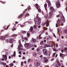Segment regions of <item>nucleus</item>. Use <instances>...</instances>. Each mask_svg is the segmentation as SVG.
Returning <instances> with one entry per match:
<instances>
[{
    "label": "nucleus",
    "instance_id": "f257e3e1",
    "mask_svg": "<svg viewBox=\"0 0 67 67\" xmlns=\"http://www.w3.org/2000/svg\"><path fill=\"white\" fill-rule=\"evenodd\" d=\"M34 21L36 24H40L41 23V18L40 17H36Z\"/></svg>",
    "mask_w": 67,
    "mask_h": 67
},
{
    "label": "nucleus",
    "instance_id": "f3484780",
    "mask_svg": "<svg viewBox=\"0 0 67 67\" xmlns=\"http://www.w3.org/2000/svg\"><path fill=\"white\" fill-rule=\"evenodd\" d=\"M33 26H31L29 30L31 32L33 31Z\"/></svg>",
    "mask_w": 67,
    "mask_h": 67
},
{
    "label": "nucleus",
    "instance_id": "4d7b16f0",
    "mask_svg": "<svg viewBox=\"0 0 67 67\" xmlns=\"http://www.w3.org/2000/svg\"><path fill=\"white\" fill-rule=\"evenodd\" d=\"M54 66L55 67H57L58 66H57V65L56 64H55V65Z\"/></svg>",
    "mask_w": 67,
    "mask_h": 67
},
{
    "label": "nucleus",
    "instance_id": "f704fd0d",
    "mask_svg": "<svg viewBox=\"0 0 67 67\" xmlns=\"http://www.w3.org/2000/svg\"><path fill=\"white\" fill-rule=\"evenodd\" d=\"M36 52H34V56H36Z\"/></svg>",
    "mask_w": 67,
    "mask_h": 67
},
{
    "label": "nucleus",
    "instance_id": "7ed1b4c3",
    "mask_svg": "<svg viewBox=\"0 0 67 67\" xmlns=\"http://www.w3.org/2000/svg\"><path fill=\"white\" fill-rule=\"evenodd\" d=\"M8 33L9 32H8V34H7V35H6V36H1V39L3 40H6L7 38L9 37V34Z\"/></svg>",
    "mask_w": 67,
    "mask_h": 67
},
{
    "label": "nucleus",
    "instance_id": "cd10ccee",
    "mask_svg": "<svg viewBox=\"0 0 67 67\" xmlns=\"http://www.w3.org/2000/svg\"><path fill=\"white\" fill-rule=\"evenodd\" d=\"M58 32L60 33V34H61V33H62V32L61 30H58Z\"/></svg>",
    "mask_w": 67,
    "mask_h": 67
},
{
    "label": "nucleus",
    "instance_id": "e433bc0d",
    "mask_svg": "<svg viewBox=\"0 0 67 67\" xmlns=\"http://www.w3.org/2000/svg\"><path fill=\"white\" fill-rule=\"evenodd\" d=\"M64 31H65V33H66V34H67V29H65V30Z\"/></svg>",
    "mask_w": 67,
    "mask_h": 67
},
{
    "label": "nucleus",
    "instance_id": "052dcab7",
    "mask_svg": "<svg viewBox=\"0 0 67 67\" xmlns=\"http://www.w3.org/2000/svg\"><path fill=\"white\" fill-rule=\"evenodd\" d=\"M44 67H49L48 65H46L44 66Z\"/></svg>",
    "mask_w": 67,
    "mask_h": 67
},
{
    "label": "nucleus",
    "instance_id": "3c124183",
    "mask_svg": "<svg viewBox=\"0 0 67 67\" xmlns=\"http://www.w3.org/2000/svg\"><path fill=\"white\" fill-rule=\"evenodd\" d=\"M24 63H23V62H21V65H23Z\"/></svg>",
    "mask_w": 67,
    "mask_h": 67
},
{
    "label": "nucleus",
    "instance_id": "c85d7f7f",
    "mask_svg": "<svg viewBox=\"0 0 67 67\" xmlns=\"http://www.w3.org/2000/svg\"><path fill=\"white\" fill-rule=\"evenodd\" d=\"M65 17H63L62 18V20L63 21H65Z\"/></svg>",
    "mask_w": 67,
    "mask_h": 67
},
{
    "label": "nucleus",
    "instance_id": "58836bf2",
    "mask_svg": "<svg viewBox=\"0 0 67 67\" xmlns=\"http://www.w3.org/2000/svg\"><path fill=\"white\" fill-rule=\"evenodd\" d=\"M10 26V25H8V26L7 27V28H6L5 30H7V29H8V28H9V27Z\"/></svg>",
    "mask_w": 67,
    "mask_h": 67
},
{
    "label": "nucleus",
    "instance_id": "de8ad7c7",
    "mask_svg": "<svg viewBox=\"0 0 67 67\" xmlns=\"http://www.w3.org/2000/svg\"><path fill=\"white\" fill-rule=\"evenodd\" d=\"M7 42H10V39H8L7 40Z\"/></svg>",
    "mask_w": 67,
    "mask_h": 67
},
{
    "label": "nucleus",
    "instance_id": "f8f14e48",
    "mask_svg": "<svg viewBox=\"0 0 67 67\" xmlns=\"http://www.w3.org/2000/svg\"><path fill=\"white\" fill-rule=\"evenodd\" d=\"M43 59H44V61L45 63H47V62H48V59H47L46 57H44L43 58Z\"/></svg>",
    "mask_w": 67,
    "mask_h": 67
},
{
    "label": "nucleus",
    "instance_id": "680f3d73",
    "mask_svg": "<svg viewBox=\"0 0 67 67\" xmlns=\"http://www.w3.org/2000/svg\"><path fill=\"white\" fill-rule=\"evenodd\" d=\"M11 46V47H13V44H12Z\"/></svg>",
    "mask_w": 67,
    "mask_h": 67
},
{
    "label": "nucleus",
    "instance_id": "4468645a",
    "mask_svg": "<svg viewBox=\"0 0 67 67\" xmlns=\"http://www.w3.org/2000/svg\"><path fill=\"white\" fill-rule=\"evenodd\" d=\"M31 41L32 42H33V43H35L36 42V40L35 39H34V38H32Z\"/></svg>",
    "mask_w": 67,
    "mask_h": 67
},
{
    "label": "nucleus",
    "instance_id": "bb28decb",
    "mask_svg": "<svg viewBox=\"0 0 67 67\" xmlns=\"http://www.w3.org/2000/svg\"><path fill=\"white\" fill-rule=\"evenodd\" d=\"M49 15L50 16H51L52 15V13L51 12H50L49 14Z\"/></svg>",
    "mask_w": 67,
    "mask_h": 67
},
{
    "label": "nucleus",
    "instance_id": "774afa93",
    "mask_svg": "<svg viewBox=\"0 0 67 67\" xmlns=\"http://www.w3.org/2000/svg\"><path fill=\"white\" fill-rule=\"evenodd\" d=\"M58 65H59V66H60V63H59L58 64Z\"/></svg>",
    "mask_w": 67,
    "mask_h": 67
},
{
    "label": "nucleus",
    "instance_id": "ddd939ff",
    "mask_svg": "<svg viewBox=\"0 0 67 67\" xmlns=\"http://www.w3.org/2000/svg\"><path fill=\"white\" fill-rule=\"evenodd\" d=\"M60 57H62L63 59H64V56H65V55L63 54L62 53H60Z\"/></svg>",
    "mask_w": 67,
    "mask_h": 67
},
{
    "label": "nucleus",
    "instance_id": "ea45409f",
    "mask_svg": "<svg viewBox=\"0 0 67 67\" xmlns=\"http://www.w3.org/2000/svg\"><path fill=\"white\" fill-rule=\"evenodd\" d=\"M40 48H37V49H36V51H37L38 52V51H40Z\"/></svg>",
    "mask_w": 67,
    "mask_h": 67
},
{
    "label": "nucleus",
    "instance_id": "4be33fe9",
    "mask_svg": "<svg viewBox=\"0 0 67 67\" xmlns=\"http://www.w3.org/2000/svg\"><path fill=\"white\" fill-rule=\"evenodd\" d=\"M18 35V34H13L12 36V37H16V36H17Z\"/></svg>",
    "mask_w": 67,
    "mask_h": 67
},
{
    "label": "nucleus",
    "instance_id": "423d86ee",
    "mask_svg": "<svg viewBox=\"0 0 67 67\" xmlns=\"http://www.w3.org/2000/svg\"><path fill=\"white\" fill-rule=\"evenodd\" d=\"M20 42V40H19V45L18 46V49L22 50V49H23V48H22V45H21V43Z\"/></svg>",
    "mask_w": 67,
    "mask_h": 67
},
{
    "label": "nucleus",
    "instance_id": "338daca9",
    "mask_svg": "<svg viewBox=\"0 0 67 67\" xmlns=\"http://www.w3.org/2000/svg\"><path fill=\"white\" fill-rule=\"evenodd\" d=\"M64 49H65V50H67V48L66 47H65V48H64Z\"/></svg>",
    "mask_w": 67,
    "mask_h": 67
},
{
    "label": "nucleus",
    "instance_id": "09e8293b",
    "mask_svg": "<svg viewBox=\"0 0 67 67\" xmlns=\"http://www.w3.org/2000/svg\"><path fill=\"white\" fill-rule=\"evenodd\" d=\"M26 12V9H25L24 11L23 12L24 13H25Z\"/></svg>",
    "mask_w": 67,
    "mask_h": 67
},
{
    "label": "nucleus",
    "instance_id": "9b49d317",
    "mask_svg": "<svg viewBox=\"0 0 67 67\" xmlns=\"http://www.w3.org/2000/svg\"><path fill=\"white\" fill-rule=\"evenodd\" d=\"M63 15V13H62V12H60L59 13V15H57L56 16V17H57V18H58V17H59V16H62Z\"/></svg>",
    "mask_w": 67,
    "mask_h": 67
},
{
    "label": "nucleus",
    "instance_id": "c03bdc74",
    "mask_svg": "<svg viewBox=\"0 0 67 67\" xmlns=\"http://www.w3.org/2000/svg\"><path fill=\"white\" fill-rule=\"evenodd\" d=\"M55 54H56L55 52L54 53H53V56H52V57H53V56H55Z\"/></svg>",
    "mask_w": 67,
    "mask_h": 67
},
{
    "label": "nucleus",
    "instance_id": "39448f33",
    "mask_svg": "<svg viewBox=\"0 0 67 67\" xmlns=\"http://www.w3.org/2000/svg\"><path fill=\"white\" fill-rule=\"evenodd\" d=\"M35 7L38 10V12H41V10L39 8V6L38 5V4H35Z\"/></svg>",
    "mask_w": 67,
    "mask_h": 67
},
{
    "label": "nucleus",
    "instance_id": "2eb2a0df",
    "mask_svg": "<svg viewBox=\"0 0 67 67\" xmlns=\"http://www.w3.org/2000/svg\"><path fill=\"white\" fill-rule=\"evenodd\" d=\"M50 10L51 11H54V8L52 7H50Z\"/></svg>",
    "mask_w": 67,
    "mask_h": 67
},
{
    "label": "nucleus",
    "instance_id": "aec40b11",
    "mask_svg": "<svg viewBox=\"0 0 67 67\" xmlns=\"http://www.w3.org/2000/svg\"><path fill=\"white\" fill-rule=\"evenodd\" d=\"M50 45L49 44H46L45 46L44 47V48H46V47H50Z\"/></svg>",
    "mask_w": 67,
    "mask_h": 67
},
{
    "label": "nucleus",
    "instance_id": "a878e982",
    "mask_svg": "<svg viewBox=\"0 0 67 67\" xmlns=\"http://www.w3.org/2000/svg\"><path fill=\"white\" fill-rule=\"evenodd\" d=\"M30 31H28L27 33V37L30 35Z\"/></svg>",
    "mask_w": 67,
    "mask_h": 67
},
{
    "label": "nucleus",
    "instance_id": "7c9ffc66",
    "mask_svg": "<svg viewBox=\"0 0 67 67\" xmlns=\"http://www.w3.org/2000/svg\"><path fill=\"white\" fill-rule=\"evenodd\" d=\"M19 51V53L20 55H21V51H20V49H18Z\"/></svg>",
    "mask_w": 67,
    "mask_h": 67
},
{
    "label": "nucleus",
    "instance_id": "49530a36",
    "mask_svg": "<svg viewBox=\"0 0 67 67\" xmlns=\"http://www.w3.org/2000/svg\"><path fill=\"white\" fill-rule=\"evenodd\" d=\"M54 60V58H53L51 59V61H53V60Z\"/></svg>",
    "mask_w": 67,
    "mask_h": 67
},
{
    "label": "nucleus",
    "instance_id": "13d9d810",
    "mask_svg": "<svg viewBox=\"0 0 67 67\" xmlns=\"http://www.w3.org/2000/svg\"><path fill=\"white\" fill-rule=\"evenodd\" d=\"M56 47H58V44H56Z\"/></svg>",
    "mask_w": 67,
    "mask_h": 67
},
{
    "label": "nucleus",
    "instance_id": "6ab92c4d",
    "mask_svg": "<svg viewBox=\"0 0 67 67\" xmlns=\"http://www.w3.org/2000/svg\"><path fill=\"white\" fill-rule=\"evenodd\" d=\"M48 14H46L45 15L44 17L46 19H47L48 18Z\"/></svg>",
    "mask_w": 67,
    "mask_h": 67
},
{
    "label": "nucleus",
    "instance_id": "37998d69",
    "mask_svg": "<svg viewBox=\"0 0 67 67\" xmlns=\"http://www.w3.org/2000/svg\"><path fill=\"white\" fill-rule=\"evenodd\" d=\"M1 2L3 4H5V3H6L5 2H1Z\"/></svg>",
    "mask_w": 67,
    "mask_h": 67
},
{
    "label": "nucleus",
    "instance_id": "79ce46f5",
    "mask_svg": "<svg viewBox=\"0 0 67 67\" xmlns=\"http://www.w3.org/2000/svg\"><path fill=\"white\" fill-rule=\"evenodd\" d=\"M41 35H39V37L40 38V39H42V37H41Z\"/></svg>",
    "mask_w": 67,
    "mask_h": 67
},
{
    "label": "nucleus",
    "instance_id": "412c9836",
    "mask_svg": "<svg viewBox=\"0 0 67 67\" xmlns=\"http://www.w3.org/2000/svg\"><path fill=\"white\" fill-rule=\"evenodd\" d=\"M21 33L23 34H25V33H26V31L22 30L21 31Z\"/></svg>",
    "mask_w": 67,
    "mask_h": 67
},
{
    "label": "nucleus",
    "instance_id": "dca6fc26",
    "mask_svg": "<svg viewBox=\"0 0 67 67\" xmlns=\"http://www.w3.org/2000/svg\"><path fill=\"white\" fill-rule=\"evenodd\" d=\"M57 21L58 24V23H62V22H61V21H60V19H58L57 20Z\"/></svg>",
    "mask_w": 67,
    "mask_h": 67
},
{
    "label": "nucleus",
    "instance_id": "9d476101",
    "mask_svg": "<svg viewBox=\"0 0 67 67\" xmlns=\"http://www.w3.org/2000/svg\"><path fill=\"white\" fill-rule=\"evenodd\" d=\"M47 4L46 3H45L44 5V7L45 8V9L47 12Z\"/></svg>",
    "mask_w": 67,
    "mask_h": 67
},
{
    "label": "nucleus",
    "instance_id": "f03ea898",
    "mask_svg": "<svg viewBox=\"0 0 67 67\" xmlns=\"http://www.w3.org/2000/svg\"><path fill=\"white\" fill-rule=\"evenodd\" d=\"M7 55H9V53L7 52L5 53V55H3V58L2 59V60L4 61L5 60V61H7Z\"/></svg>",
    "mask_w": 67,
    "mask_h": 67
},
{
    "label": "nucleus",
    "instance_id": "e2e57ef3",
    "mask_svg": "<svg viewBox=\"0 0 67 67\" xmlns=\"http://www.w3.org/2000/svg\"><path fill=\"white\" fill-rule=\"evenodd\" d=\"M42 13L43 15H44V13L43 12H42Z\"/></svg>",
    "mask_w": 67,
    "mask_h": 67
},
{
    "label": "nucleus",
    "instance_id": "6e6552de",
    "mask_svg": "<svg viewBox=\"0 0 67 67\" xmlns=\"http://www.w3.org/2000/svg\"><path fill=\"white\" fill-rule=\"evenodd\" d=\"M34 65L35 67H37L40 65V64L38 62H35L34 63Z\"/></svg>",
    "mask_w": 67,
    "mask_h": 67
},
{
    "label": "nucleus",
    "instance_id": "c756f323",
    "mask_svg": "<svg viewBox=\"0 0 67 67\" xmlns=\"http://www.w3.org/2000/svg\"><path fill=\"white\" fill-rule=\"evenodd\" d=\"M16 30V28H14L12 29V31H15Z\"/></svg>",
    "mask_w": 67,
    "mask_h": 67
},
{
    "label": "nucleus",
    "instance_id": "5701e85b",
    "mask_svg": "<svg viewBox=\"0 0 67 67\" xmlns=\"http://www.w3.org/2000/svg\"><path fill=\"white\" fill-rule=\"evenodd\" d=\"M9 41H10V42L12 44L13 43V41H12V39H10L9 40Z\"/></svg>",
    "mask_w": 67,
    "mask_h": 67
},
{
    "label": "nucleus",
    "instance_id": "393cba45",
    "mask_svg": "<svg viewBox=\"0 0 67 67\" xmlns=\"http://www.w3.org/2000/svg\"><path fill=\"white\" fill-rule=\"evenodd\" d=\"M52 49L54 51H55V52H57V50L55 48H53Z\"/></svg>",
    "mask_w": 67,
    "mask_h": 67
},
{
    "label": "nucleus",
    "instance_id": "5fc2aeb1",
    "mask_svg": "<svg viewBox=\"0 0 67 67\" xmlns=\"http://www.w3.org/2000/svg\"><path fill=\"white\" fill-rule=\"evenodd\" d=\"M34 28H36V25H34Z\"/></svg>",
    "mask_w": 67,
    "mask_h": 67
},
{
    "label": "nucleus",
    "instance_id": "bf43d9fd",
    "mask_svg": "<svg viewBox=\"0 0 67 67\" xmlns=\"http://www.w3.org/2000/svg\"><path fill=\"white\" fill-rule=\"evenodd\" d=\"M61 52H62V53H63L64 52V50H63V49H62L61 50Z\"/></svg>",
    "mask_w": 67,
    "mask_h": 67
},
{
    "label": "nucleus",
    "instance_id": "8fccbe9b",
    "mask_svg": "<svg viewBox=\"0 0 67 67\" xmlns=\"http://www.w3.org/2000/svg\"><path fill=\"white\" fill-rule=\"evenodd\" d=\"M26 16H29V14L27 13L26 14Z\"/></svg>",
    "mask_w": 67,
    "mask_h": 67
},
{
    "label": "nucleus",
    "instance_id": "c9c22d12",
    "mask_svg": "<svg viewBox=\"0 0 67 67\" xmlns=\"http://www.w3.org/2000/svg\"><path fill=\"white\" fill-rule=\"evenodd\" d=\"M51 5L52 4H51V3L48 4V5L49 7H50V6H51Z\"/></svg>",
    "mask_w": 67,
    "mask_h": 67
},
{
    "label": "nucleus",
    "instance_id": "603ef678",
    "mask_svg": "<svg viewBox=\"0 0 67 67\" xmlns=\"http://www.w3.org/2000/svg\"><path fill=\"white\" fill-rule=\"evenodd\" d=\"M28 62H29H29H31V60H30V59H29L28 60Z\"/></svg>",
    "mask_w": 67,
    "mask_h": 67
},
{
    "label": "nucleus",
    "instance_id": "2f4dec72",
    "mask_svg": "<svg viewBox=\"0 0 67 67\" xmlns=\"http://www.w3.org/2000/svg\"><path fill=\"white\" fill-rule=\"evenodd\" d=\"M16 54V52H15V51H14V57H15V56Z\"/></svg>",
    "mask_w": 67,
    "mask_h": 67
},
{
    "label": "nucleus",
    "instance_id": "a18cd8bd",
    "mask_svg": "<svg viewBox=\"0 0 67 67\" xmlns=\"http://www.w3.org/2000/svg\"><path fill=\"white\" fill-rule=\"evenodd\" d=\"M47 3H48V4L49 3H51V1H49L48 0V1H47Z\"/></svg>",
    "mask_w": 67,
    "mask_h": 67
},
{
    "label": "nucleus",
    "instance_id": "72a5a7b5",
    "mask_svg": "<svg viewBox=\"0 0 67 67\" xmlns=\"http://www.w3.org/2000/svg\"><path fill=\"white\" fill-rule=\"evenodd\" d=\"M10 67H11L13 66V64H10Z\"/></svg>",
    "mask_w": 67,
    "mask_h": 67
},
{
    "label": "nucleus",
    "instance_id": "a211bd4d",
    "mask_svg": "<svg viewBox=\"0 0 67 67\" xmlns=\"http://www.w3.org/2000/svg\"><path fill=\"white\" fill-rule=\"evenodd\" d=\"M30 46V44H29V43H26L25 45H24V46L25 47H28V46Z\"/></svg>",
    "mask_w": 67,
    "mask_h": 67
},
{
    "label": "nucleus",
    "instance_id": "a19ab883",
    "mask_svg": "<svg viewBox=\"0 0 67 67\" xmlns=\"http://www.w3.org/2000/svg\"><path fill=\"white\" fill-rule=\"evenodd\" d=\"M6 63H3V65L4 67H5V65H6Z\"/></svg>",
    "mask_w": 67,
    "mask_h": 67
},
{
    "label": "nucleus",
    "instance_id": "4c0bfd02",
    "mask_svg": "<svg viewBox=\"0 0 67 67\" xmlns=\"http://www.w3.org/2000/svg\"><path fill=\"white\" fill-rule=\"evenodd\" d=\"M27 8L29 10H30V9H31V7H30V6H29V7H28Z\"/></svg>",
    "mask_w": 67,
    "mask_h": 67
},
{
    "label": "nucleus",
    "instance_id": "473e14b6",
    "mask_svg": "<svg viewBox=\"0 0 67 67\" xmlns=\"http://www.w3.org/2000/svg\"><path fill=\"white\" fill-rule=\"evenodd\" d=\"M44 43V42L43 41H42L40 43V45H42Z\"/></svg>",
    "mask_w": 67,
    "mask_h": 67
},
{
    "label": "nucleus",
    "instance_id": "69168bd1",
    "mask_svg": "<svg viewBox=\"0 0 67 67\" xmlns=\"http://www.w3.org/2000/svg\"><path fill=\"white\" fill-rule=\"evenodd\" d=\"M56 26L57 27H58V24H56Z\"/></svg>",
    "mask_w": 67,
    "mask_h": 67
},
{
    "label": "nucleus",
    "instance_id": "0eeeda50",
    "mask_svg": "<svg viewBox=\"0 0 67 67\" xmlns=\"http://www.w3.org/2000/svg\"><path fill=\"white\" fill-rule=\"evenodd\" d=\"M43 53L44 54V55H46L47 54H48V52L47 50L46 49H43Z\"/></svg>",
    "mask_w": 67,
    "mask_h": 67
},
{
    "label": "nucleus",
    "instance_id": "b1692460",
    "mask_svg": "<svg viewBox=\"0 0 67 67\" xmlns=\"http://www.w3.org/2000/svg\"><path fill=\"white\" fill-rule=\"evenodd\" d=\"M23 15V13L21 14L20 15L19 17L18 18H19V19H20V18H22V16Z\"/></svg>",
    "mask_w": 67,
    "mask_h": 67
},
{
    "label": "nucleus",
    "instance_id": "20e7f679",
    "mask_svg": "<svg viewBox=\"0 0 67 67\" xmlns=\"http://www.w3.org/2000/svg\"><path fill=\"white\" fill-rule=\"evenodd\" d=\"M22 38L23 40V42H26V41H28V37L27 36L26 37H23V36H22Z\"/></svg>",
    "mask_w": 67,
    "mask_h": 67
},
{
    "label": "nucleus",
    "instance_id": "6e6d98bb",
    "mask_svg": "<svg viewBox=\"0 0 67 67\" xmlns=\"http://www.w3.org/2000/svg\"><path fill=\"white\" fill-rule=\"evenodd\" d=\"M40 58H42V57H43V55H41L40 56Z\"/></svg>",
    "mask_w": 67,
    "mask_h": 67
},
{
    "label": "nucleus",
    "instance_id": "1a4fd4ad",
    "mask_svg": "<svg viewBox=\"0 0 67 67\" xmlns=\"http://www.w3.org/2000/svg\"><path fill=\"white\" fill-rule=\"evenodd\" d=\"M46 25V26H47L48 25H49V24L48 22L47 21H46L43 24V25Z\"/></svg>",
    "mask_w": 67,
    "mask_h": 67
},
{
    "label": "nucleus",
    "instance_id": "864d4df0",
    "mask_svg": "<svg viewBox=\"0 0 67 67\" xmlns=\"http://www.w3.org/2000/svg\"><path fill=\"white\" fill-rule=\"evenodd\" d=\"M53 35H54V37H55V38H56V36L55 35V34H53Z\"/></svg>",
    "mask_w": 67,
    "mask_h": 67
},
{
    "label": "nucleus",
    "instance_id": "0e129e2a",
    "mask_svg": "<svg viewBox=\"0 0 67 67\" xmlns=\"http://www.w3.org/2000/svg\"><path fill=\"white\" fill-rule=\"evenodd\" d=\"M34 48H35L34 47H33L32 49V50H34Z\"/></svg>",
    "mask_w": 67,
    "mask_h": 67
}]
</instances>
